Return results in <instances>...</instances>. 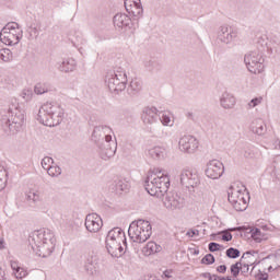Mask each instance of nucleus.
Here are the masks:
<instances>
[{"mask_svg": "<svg viewBox=\"0 0 280 280\" xmlns=\"http://www.w3.org/2000/svg\"><path fill=\"white\" fill-rule=\"evenodd\" d=\"M144 189L150 196L156 198H164V207L174 211L185 207V198L180 197L178 192H167L170 189V176L162 174L161 170H150L144 179Z\"/></svg>", "mask_w": 280, "mask_h": 280, "instance_id": "f257e3e1", "label": "nucleus"}, {"mask_svg": "<svg viewBox=\"0 0 280 280\" xmlns=\"http://www.w3.org/2000/svg\"><path fill=\"white\" fill-rule=\"evenodd\" d=\"M28 244L37 257H49L56 248V236L51 230H38L32 233Z\"/></svg>", "mask_w": 280, "mask_h": 280, "instance_id": "f03ea898", "label": "nucleus"}, {"mask_svg": "<svg viewBox=\"0 0 280 280\" xmlns=\"http://www.w3.org/2000/svg\"><path fill=\"white\" fill-rule=\"evenodd\" d=\"M0 124L4 135H10L14 130L19 132L25 124V110L21 109L19 104L10 105L7 112H3Z\"/></svg>", "mask_w": 280, "mask_h": 280, "instance_id": "7ed1b4c3", "label": "nucleus"}, {"mask_svg": "<svg viewBox=\"0 0 280 280\" xmlns=\"http://www.w3.org/2000/svg\"><path fill=\"white\" fill-rule=\"evenodd\" d=\"M256 49L247 52L244 57V62L249 73H261L264 71V54L268 51V38L258 37L256 42Z\"/></svg>", "mask_w": 280, "mask_h": 280, "instance_id": "20e7f679", "label": "nucleus"}, {"mask_svg": "<svg viewBox=\"0 0 280 280\" xmlns=\"http://www.w3.org/2000/svg\"><path fill=\"white\" fill-rule=\"evenodd\" d=\"M62 119H65V109L56 103H46L42 105L37 114V121L49 128L60 126Z\"/></svg>", "mask_w": 280, "mask_h": 280, "instance_id": "39448f33", "label": "nucleus"}, {"mask_svg": "<svg viewBox=\"0 0 280 280\" xmlns=\"http://www.w3.org/2000/svg\"><path fill=\"white\" fill-rule=\"evenodd\" d=\"M128 235L131 242L143 244V242H148L152 236V224L143 219L133 221L129 225Z\"/></svg>", "mask_w": 280, "mask_h": 280, "instance_id": "423d86ee", "label": "nucleus"}, {"mask_svg": "<svg viewBox=\"0 0 280 280\" xmlns=\"http://www.w3.org/2000/svg\"><path fill=\"white\" fill-rule=\"evenodd\" d=\"M105 82L110 91L115 95H119L121 91H126V84H128V75L126 69L116 67L113 72L107 73Z\"/></svg>", "mask_w": 280, "mask_h": 280, "instance_id": "0eeeda50", "label": "nucleus"}, {"mask_svg": "<svg viewBox=\"0 0 280 280\" xmlns=\"http://www.w3.org/2000/svg\"><path fill=\"white\" fill-rule=\"evenodd\" d=\"M228 200L232 203L235 211H246L250 195L246 191V186H243V190L231 186L228 191Z\"/></svg>", "mask_w": 280, "mask_h": 280, "instance_id": "6e6552de", "label": "nucleus"}, {"mask_svg": "<svg viewBox=\"0 0 280 280\" xmlns=\"http://www.w3.org/2000/svg\"><path fill=\"white\" fill-rule=\"evenodd\" d=\"M114 25L115 27H118L122 34H126V36H133L137 31V25L126 13H117L114 16Z\"/></svg>", "mask_w": 280, "mask_h": 280, "instance_id": "1a4fd4ad", "label": "nucleus"}, {"mask_svg": "<svg viewBox=\"0 0 280 280\" xmlns=\"http://www.w3.org/2000/svg\"><path fill=\"white\" fill-rule=\"evenodd\" d=\"M96 145L103 161L113 159V156H115V152H117V142L113 141V136H107L105 140L98 142Z\"/></svg>", "mask_w": 280, "mask_h": 280, "instance_id": "9d476101", "label": "nucleus"}, {"mask_svg": "<svg viewBox=\"0 0 280 280\" xmlns=\"http://www.w3.org/2000/svg\"><path fill=\"white\" fill-rule=\"evenodd\" d=\"M205 172L208 178L218 180V178H222V175L224 174V164L220 162V160H211L207 164Z\"/></svg>", "mask_w": 280, "mask_h": 280, "instance_id": "9b49d317", "label": "nucleus"}, {"mask_svg": "<svg viewBox=\"0 0 280 280\" xmlns=\"http://www.w3.org/2000/svg\"><path fill=\"white\" fill-rule=\"evenodd\" d=\"M180 183L183 187L187 189H194L197 185H200V177L198 176V172L184 170L180 173Z\"/></svg>", "mask_w": 280, "mask_h": 280, "instance_id": "f8f14e48", "label": "nucleus"}, {"mask_svg": "<svg viewBox=\"0 0 280 280\" xmlns=\"http://www.w3.org/2000/svg\"><path fill=\"white\" fill-rule=\"evenodd\" d=\"M125 9L133 19V21H139L143 16V5L141 0H125Z\"/></svg>", "mask_w": 280, "mask_h": 280, "instance_id": "ddd939ff", "label": "nucleus"}, {"mask_svg": "<svg viewBox=\"0 0 280 280\" xmlns=\"http://www.w3.org/2000/svg\"><path fill=\"white\" fill-rule=\"evenodd\" d=\"M109 191L113 194H128L130 191V182L126 177H115L109 185Z\"/></svg>", "mask_w": 280, "mask_h": 280, "instance_id": "4468645a", "label": "nucleus"}, {"mask_svg": "<svg viewBox=\"0 0 280 280\" xmlns=\"http://www.w3.org/2000/svg\"><path fill=\"white\" fill-rule=\"evenodd\" d=\"M179 150L186 154H194L198 150V139L194 136H184L179 139Z\"/></svg>", "mask_w": 280, "mask_h": 280, "instance_id": "2eb2a0df", "label": "nucleus"}, {"mask_svg": "<svg viewBox=\"0 0 280 280\" xmlns=\"http://www.w3.org/2000/svg\"><path fill=\"white\" fill-rule=\"evenodd\" d=\"M104 222L97 213H90L85 217V229L89 233H100Z\"/></svg>", "mask_w": 280, "mask_h": 280, "instance_id": "dca6fc26", "label": "nucleus"}, {"mask_svg": "<svg viewBox=\"0 0 280 280\" xmlns=\"http://www.w3.org/2000/svg\"><path fill=\"white\" fill-rule=\"evenodd\" d=\"M159 109L156 107H145L142 112L141 119L145 126H152L159 124L161 116H159Z\"/></svg>", "mask_w": 280, "mask_h": 280, "instance_id": "f3484780", "label": "nucleus"}, {"mask_svg": "<svg viewBox=\"0 0 280 280\" xmlns=\"http://www.w3.org/2000/svg\"><path fill=\"white\" fill-rule=\"evenodd\" d=\"M110 132H113V129L106 125L96 126L92 132V141L96 144L102 143L107 137H110Z\"/></svg>", "mask_w": 280, "mask_h": 280, "instance_id": "a211bd4d", "label": "nucleus"}, {"mask_svg": "<svg viewBox=\"0 0 280 280\" xmlns=\"http://www.w3.org/2000/svg\"><path fill=\"white\" fill-rule=\"evenodd\" d=\"M218 38L221 43H224L225 45H231L235 38H237V32L233 30L231 26H221Z\"/></svg>", "mask_w": 280, "mask_h": 280, "instance_id": "6ab92c4d", "label": "nucleus"}, {"mask_svg": "<svg viewBox=\"0 0 280 280\" xmlns=\"http://www.w3.org/2000/svg\"><path fill=\"white\" fill-rule=\"evenodd\" d=\"M97 261H98V258H97V255H95V253L88 254L84 268L86 272H89V275H93L96 272Z\"/></svg>", "mask_w": 280, "mask_h": 280, "instance_id": "aec40b11", "label": "nucleus"}, {"mask_svg": "<svg viewBox=\"0 0 280 280\" xmlns=\"http://www.w3.org/2000/svg\"><path fill=\"white\" fill-rule=\"evenodd\" d=\"M235 96H233V94L229 93V92H224L221 95L220 98V104L222 106V108H224L225 110H231V108H233L235 106Z\"/></svg>", "mask_w": 280, "mask_h": 280, "instance_id": "412c9836", "label": "nucleus"}, {"mask_svg": "<svg viewBox=\"0 0 280 280\" xmlns=\"http://www.w3.org/2000/svg\"><path fill=\"white\" fill-rule=\"evenodd\" d=\"M106 240H114L116 242H124V244H127V242H126V233L120 228L112 229L107 233Z\"/></svg>", "mask_w": 280, "mask_h": 280, "instance_id": "4be33fe9", "label": "nucleus"}, {"mask_svg": "<svg viewBox=\"0 0 280 280\" xmlns=\"http://www.w3.org/2000/svg\"><path fill=\"white\" fill-rule=\"evenodd\" d=\"M249 130H252V132H254V135H266V124L264 122V120L261 119H255L252 121L250 126H249Z\"/></svg>", "mask_w": 280, "mask_h": 280, "instance_id": "5701e85b", "label": "nucleus"}, {"mask_svg": "<svg viewBox=\"0 0 280 280\" xmlns=\"http://www.w3.org/2000/svg\"><path fill=\"white\" fill-rule=\"evenodd\" d=\"M0 40L4 43V45H9V46L19 45V43H21V36H15L8 32L5 33L1 32Z\"/></svg>", "mask_w": 280, "mask_h": 280, "instance_id": "b1692460", "label": "nucleus"}, {"mask_svg": "<svg viewBox=\"0 0 280 280\" xmlns=\"http://www.w3.org/2000/svg\"><path fill=\"white\" fill-rule=\"evenodd\" d=\"M75 67H78L75 59H63V61L59 65V71H62L63 73H69L71 71H75Z\"/></svg>", "mask_w": 280, "mask_h": 280, "instance_id": "393cba45", "label": "nucleus"}, {"mask_svg": "<svg viewBox=\"0 0 280 280\" xmlns=\"http://www.w3.org/2000/svg\"><path fill=\"white\" fill-rule=\"evenodd\" d=\"M121 241H115L113 238H106L105 244H106V249L112 257H117V250H119V244Z\"/></svg>", "mask_w": 280, "mask_h": 280, "instance_id": "a878e982", "label": "nucleus"}, {"mask_svg": "<svg viewBox=\"0 0 280 280\" xmlns=\"http://www.w3.org/2000/svg\"><path fill=\"white\" fill-rule=\"evenodd\" d=\"M163 248L161 245L156 244L155 242H149L145 247H143L142 253L150 257V255H154L155 253H161Z\"/></svg>", "mask_w": 280, "mask_h": 280, "instance_id": "bb28decb", "label": "nucleus"}, {"mask_svg": "<svg viewBox=\"0 0 280 280\" xmlns=\"http://www.w3.org/2000/svg\"><path fill=\"white\" fill-rule=\"evenodd\" d=\"M141 89H142L141 80L132 79L127 89V93H128V95L135 96L138 93H140Z\"/></svg>", "mask_w": 280, "mask_h": 280, "instance_id": "cd10ccee", "label": "nucleus"}, {"mask_svg": "<svg viewBox=\"0 0 280 280\" xmlns=\"http://www.w3.org/2000/svg\"><path fill=\"white\" fill-rule=\"evenodd\" d=\"M11 268L16 279H25V276L27 275L25 268L19 266L16 261H11Z\"/></svg>", "mask_w": 280, "mask_h": 280, "instance_id": "c85d7f7f", "label": "nucleus"}, {"mask_svg": "<svg viewBox=\"0 0 280 280\" xmlns=\"http://www.w3.org/2000/svg\"><path fill=\"white\" fill-rule=\"evenodd\" d=\"M249 233L256 244H261L262 241L266 240V234H264L259 228L250 229Z\"/></svg>", "mask_w": 280, "mask_h": 280, "instance_id": "c756f323", "label": "nucleus"}, {"mask_svg": "<svg viewBox=\"0 0 280 280\" xmlns=\"http://www.w3.org/2000/svg\"><path fill=\"white\" fill-rule=\"evenodd\" d=\"M149 156L151 159H163L165 156V149L163 147H154L149 150Z\"/></svg>", "mask_w": 280, "mask_h": 280, "instance_id": "7c9ffc66", "label": "nucleus"}, {"mask_svg": "<svg viewBox=\"0 0 280 280\" xmlns=\"http://www.w3.org/2000/svg\"><path fill=\"white\" fill-rule=\"evenodd\" d=\"M51 85L49 83H37L34 88L36 95H44V93H49Z\"/></svg>", "mask_w": 280, "mask_h": 280, "instance_id": "2f4dec72", "label": "nucleus"}, {"mask_svg": "<svg viewBox=\"0 0 280 280\" xmlns=\"http://www.w3.org/2000/svg\"><path fill=\"white\" fill-rule=\"evenodd\" d=\"M144 67L149 71H161V62H159V60H156L155 58H152L149 61H145Z\"/></svg>", "mask_w": 280, "mask_h": 280, "instance_id": "473e14b6", "label": "nucleus"}, {"mask_svg": "<svg viewBox=\"0 0 280 280\" xmlns=\"http://www.w3.org/2000/svg\"><path fill=\"white\" fill-rule=\"evenodd\" d=\"M264 259H272V261L276 264L275 267L272 265H270L268 267V272L279 270V268H280V256L275 255V254H270L267 257H265Z\"/></svg>", "mask_w": 280, "mask_h": 280, "instance_id": "72a5a7b5", "label": "nucleus"}, {"mask_svg": "<svg viewBox=\"0 0 280 280\" xmlns=\"http://www.w3.org/2000/svg\"><path fill=\"white\" fill-rule=\"evenodd\" d=\"M8 183V171L4 166L0 165V191L5 189Z\"/></svg>", "mask_w": 280, "mask_h": 280, "instance_id": "f704fd0d", "label": "nucleus"}, {"mask_svg": "<svg viewBox=\"0 0 280 280\" xmlns=\"http://www.w3.org/2000/svg\"><path fill=\"white\" fill-rule=\"evenodd\" d=\"M12 58V50L9 48H0V60H3V62H10Z\"/></svg>", "mask_w": 280, "mask_h": 280, "instance_id": "c9c22d12", "label": "nucleus"}, {"mask_svg": "<svg viewBox=\"0 0 280 280\" xmlns=\"http://www.w3.org/2000/svg\"><path fill=\"white\" fill-rule=\"evenodd\" d=\"M47 174L48 176H51L52 178H58L60 174H62V168L58 165H52L50 167H47Z\"/></svg>", "mask_w": 280, "mask_h": 280, "instance_id": "e433bc0d", "label": "nucleus"}, {"mask_svg": "<svg viewBox=\"0 0 280 280\" xmlns=\"http://www.w3.org/2000/svg\"><path fill=\"white\" fill-rule=\"evenodd\" d=\"M242 270V262L237 261L230 267V272L234 279H237L240 277V272Z\"/></svg>", "mask_w": 280, "mask_h": 280, "instance_id": "4c0bfd02", "label": "nucleus"}, {"mask_svg": "<svg viewBox=\"0 0 280 280\" xmlns=\"http://www.w3.org/2000/svg\"><path fill=\"white\" fill-rule=\"evenodd\" d=\"M225 255L229 257V259H237L242 253L235 247H230L226 249Z\"/></svg>", "mask_w": 280, "mask_h": 280, "instance_id": "58836bf2", "label": "nucleus"}, {"mask_svg": "<svg viewBox=\"0 0 280 280\" xmlns=\"http://www.w3.org/2000/svg\"><path fill=\"white\" fill-rule=\"evenodd\" d=\"M27 34H28V39L30 40H34V38H38V28L34 25H31L28 28H27Z\"/></svg>", "mask_w": 280, "mask_h": 280, "instance_id": "ea45409f", "label": "nucleus"}, {"mask_svg": "<svg viewBox=\"0 0 280 280\" xmlns=\"http://www.w3.org/2000/svg\"><path fill=\"white\" fill-rule=\"evenodd\" d=\"M201 264H205L206 266H212V264H215V256H213V254H207L201 259Z\"/></svg>", "mask_w": 280, "mask_h": 280, "instance_id": "a19ab883", "label": "nucleus"}, {"mask_svg": "<svg viewBox=\"0 0 280 280\" xmlns=\"http://www.w3.org/2000/svg\"><path fill=\"white\" fill-rule=\"evenodd\" d=\"M54 165V159H51L50 156H45L42 160V167L43 170H46L47 172V167H51Z\"/></svg>", "mask_w": 280, "mask_h": 280, "instance_id": "79ce46f5", "label": "nucleus"}, {"mask_svg": "<svg viewBox=\"0 0 280 280\" xmlns=\"http://www.w3.org/2000/svg\"><path fill=\"white\" fill-rule=\"evenodd\" d=\"M13 30H19V23L16 22H11L8 23L2 30L1 32H3V34H5V32H11Z\"/></svg>", "mask_w": 280, "mask_h": 280, "instance_id": "37998d69", "label": "nucleus"}, {"mask_svg": "<svg viewBox=\"0 0 280 280\" xmlns=\"http://www.w3.org/2000/svg\"><path fill=\"white\" fill-rule=\"evenodd\" d=\"M222 249V245L219 244V243H215V242H211L209 243L208 245V250L210 253H218V250H221Z\"/></svg>", "mask_w": 280, "mask_h": 280, "instance_id": "c03bdc74", "label": "nucleus"}, {"mask_svg": "<svg viewBox=\"0 0 280 280\" xmlns=\"http://www.w3.org/2000/svg\"><path fill=\"white\" fill-rule=\"evenodd\" d=\"M261 102H264V97H255L248 103V106L249 108H255L256 106H259Z\"/></svg>", "mask_w": 280, "mask_h": 280, "instance_id": "a18cd8bd", "label": "nucleus"}, {"mask_svg": "<svg viewBox=\"0 0 280 280\" xmlns=\"http://www.w3.org/2000/svg\"><path fill=\"white\" fill-rule=\"evenodd\" d=\"M248 270H250V266L248 264H241V273L246 277L248 275Z\"/></svg>", "mask_w": 280, "mask_h": 280, "instance_id": "49530a36", "label": "nucleus"}, {"mask_svg": "<svg viewBox=\"0 0 280 280\" xmlns=\"http://www.w3.org/2000/svg\"><path fill=\"white\" fill-rule=\"evenodd\" d=\"M15 28L13 31H8V34H12L13 36H20V38H23V30Z\"/></svg>", "mask_w": 280, "mask_h": 280, "instance_id": "de8ad7c7", "label": "nucleus"}, {"mask_svg": "<svg viewBox=\"0 0 280 280\" xmlns=\"http://www.w3.org/2000/svg\"><path fill=\"white\" fill-rule=\"evenodd\" d=\"M257 279L258 280H268L269 279V275H268V272L259 271L258 275H257Z\"/></svg>", "mask_w": 280, "mask_h": 280, "instance_id": "09e8293b", "label": "nucleus"}, {"mask_svg": "<svg viewBox=\"0 0 280 280\" xmlns=\"http://www.w3.org/2000/svg\"><path fill=\"white\" fill-rule=\"evenodd\" d=\"M186 235H187L188 237H195V235H200V231L190 229V230L186 233Z\"/></svg>", "mask_w": 280, "mask_h": 280, "instance_id": "8fccbe9b", "label": "nucleus"}, {"mask_svg": "<svg viewBox=\"0 0 280 280\" xmlns=\"http://www.w3.org/2000/svg\"><path fill=\"white\" fill-rule=\"evenodd\" d=\"M159 121H161V124H163V126H167V124H170L171 119H170V116L163 115L162 118L160 117Z\"/></svg>", "mask_w": 280, "mask_h": 280, "instance_id": "3c124183", "label": "nucleus"}, {"mask_svg": "<svg viewBox=\"0 0 280 280\" xmlns=\"http://www.w3.org/2000/svg\"><path fill=\"white\" fill-rule=\"evenodd\" d=\"M217 272L224 275L226 272V265H220L217 267Z\"/></svg>", "mask_w": 280, "mask_h": 280, "instance_id": "603ef678", "label": "nucleus"}, {"mask_svg": "<svg viewBox=\"0 0 280 280\" xmlns=\"http://www.w3.org/2000/svg\"><path fill=\"white\" fill-rule=\"evenodd\" d=\"M172 272H173L172 269H166V270L163 272L162 277H165V279H172Z\"/></svg>", "mask_w": 280, "mask_h": 280, "instance_id": "864d4df0", "label": "nucleus"}, {"mask_svg": "<svg viewBox=\"0 0 280 280\" xmlns=\"http://www.w3.org/2000/svg\"><path fill=\"white\" fill-rule=\"evenodd\" d=\"M223 242H231L233 240V234L226 233L222 236Z\"/></svg>", "mask_w": 280, "mask_h": 280, "instance_id": "5fc2aeb1", "label": "nucleus"}, {"mask_svg": "<svg viewBox=\"0 0 280 280\" xmlns=\"http://www.w3.org/2000/svg\"><path fill=\"white\" fill-rule=\"evenodd\" d=\"M32 200L33 202H40V195L32 192Z\"/></svg>", "mask_w": 280, "mask_h": 280, "instance_id": "6e6d98bb", "label": "nucleus"}, {"mask_svg": "<svg viewBox=\"0 0 280 280\" xmlns=\"http://www.w3.org/2000/svg\"><path fill=\"white\" fill-rule=\"evenodd\" d=\"M271 40H272V43H275V45H280V35L279 34L278 35H273L271 37Z\"/></svg>", "mask_w": 280, "mask_h": 280, "instance_id": "4d7b16f0", "label": "nucleus"}, {"mask_svg": "<svg viewBox=\"0 0 280 280\" xmlns=\"http://www.w3.org/2000/svg\"><path fill=\"white\" fill-rule=\"evenodd\" d=\"M202 277H205V279L213 280V275L209 272L202 273Z\"/></svg>", "mask_w": 280, "mask_h": 280, "instance_id": "13d9d810", "label": "nucleus"}, {"mask_svg": "<svg viewBox=\"0 0 280 280\" xmlns=\"http://www.w3.org/2000/svg\"><path fill=\"white\" fill-rule=\"evenodd\" d=\"M244 156L245 159H250L253 156V153L250 151H245Z\"/></svg>", "mask_w": 280, "mask_h": 280, "instance_id": "bf43d9fd", "label": "nucleus"}, {"mask_svg": "<svg viewBox=\"0 0 280 280\" xmlns=\"http://www.w3.org/2000/svg\"><path fill=\"white\" fill-rule=\"evenodd\" d=\"M255 253H257V252H255V250H248V252H246L245 254H243L242 259H244V257H246V255H255Z\"/></svg>", "mask_w": 280, "mask_h": 280, "instance_id": "052dcab7", "label": "nucleus"}, {"mask_svg": "<svg viewBox=\"0 0 280 280\" xmlns=\"http://www.w3.org/2000/svg\"><path fill=\"white\" fill-rule=\"evenodd\" d=\"M212 280H226V279L224 277H222V276L213 275V279Z\"/></svg>", "mask_w": 280, "mask_h": 280, "instance_id": "680f3d73", "label": "nucleus"}, {"mask_svg": "<svg viewBox=\"0 0 280 280\" xmlns=\"http://www.w3.org/2000/svg\"><path fill=\"white\" fill-rule=\"evenodd\" d=\"M3 277H5V271L0 267V280H4Z\"/></svg>", "mask_w": 280, "mask_h": 280, "instance_id": "e2e57ef3", "label": "nucleus"}, {"mask_svg": "<svg viewBox=\"0 0 280 280\" xmlns=\"http://www.w3.org/2000/svg\"><path fill=\"white\" fill-rule=\"evenodd\" d=\"M186 117H187L188 119L194 120V113L188 112V113L186 114Z\"/></svg>", "mask_w": 280, "mask_h": 280, "instance_id": "0e129e2a", "label": "nucleus"}, {"mask_svg": "<svg viewBox=\"0 0 280 280\" xmlns=\"http://www.w3.org/2000/svg\"><path fill=\"white\" fill-rule=\"evenodd\" d=\"M1 248H5V242L3 241V238H0V249Z\"/></svg>", "mask_w": 280, "mask_h": 280, "instance_id": "69168bd1", "label": "nucleus"}, {"mask_svg": "<svg viewBox=\"0 0 280 280\" xmlns=\"http://www.w3.org/2000/svg\"><path fill=\"white\" fill-rule=\"evenodd\" d=\"M117 253H124V247L121 246V243H119V247L117 249Z\"/></svg>", "mask_w": 280, "mask_h": 280, "instance_id": "338daca9", "label": "nucleus"}, {"mask_svg": "<svg viewBox=\"0 0 280 280\" xmlns=\"http://www.w3.org/2000/svg\"><path fill=\"white\" fill-rule=\"evenodd\" d=\"M230 231H242V226L232 228Z\"/></svg>", "mask_w": 280, "mask_h": 280, "instance_id": "774afa93", "label": "nucleus"}]
</instances>
